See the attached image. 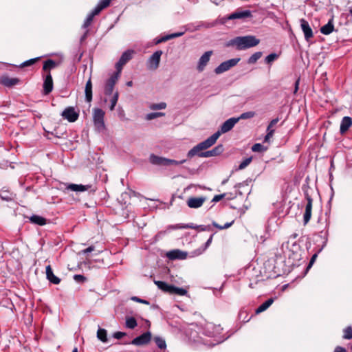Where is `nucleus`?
<instances>
[{
	"mask_svg": "<svg viewBox=\"0 0 352 352\" xmlns=\"http://www.w3.org/2000/svg\"><path fill=\"white\" fill-rule=\"evenodd\" d=\"M166 158L151 154L149 157V162L154 165L166 166Z\"/></svg>",
	"mask_w": 352,
	"mask_h": 352,
	"instance_id": "20",
	"label": "nucleus"
},
{
	"mask_svg": "<svg viewBox=\"0 0 352 352\" xmlns=\"http://www.w3.org/2000/svg\"><path fill=\"white\" fill-rule=\"evenodd\" d=\"M29 220L31 223L38 226H44L46 224L47 222L45 218L36 214H33L31 217H30Z\"/></svg>",
	"mask_w": 352,
	"mask_h": 352,
	"instance_id": "26",
	"label": "nucleus"
},
{
	"mask_svg": "<svg viewBox=\"0 0 352 352\" xmlns=\"http://www.w3.org/2000/svg\"><path fill=\"white\" fill-rule=\"evenodd\" d=\"M219 138V133H214L210 137L207 138L206 140L199 143L196 146H195L192 148H191L187 154V156L189 158L194 157L195 155L199 154L201 151L206 150L213 144H215L217 139Z\"/></svg>",
	"mask_w": 352,
	"mask_h": 352,
	"instance_id": "2",
	"label": "nucleus"
},
{
	"mask_svg": "<svg viewBox=\"0 0 352 352\" xmlns=\"http://www.w3.org/2000/svg\"><path fill=\"white\" fill-rule=\"evenodd\" d=\"M183 34H184L183 32H176V33L172 34V37H173V38H174L179 37V36H182Z\"/></svg>",
	"mask_w": 352,
	"mask_h": 352,
	"instance_id": "58",
	"label": "nucleus"
},
{
	"mask_svg": "<svg viewBox=\"0 0 352 352\" xmlns=\"http://www.w3.org/2000/svg\"><path fill=\"white\" fill-rule=\"evenodd\" d=\"M177 229H184V228H190L197 230L199 226H194L193 223H188V224H177Z\"/></svg>",
	"mask_w": 352,
	"mask_h": 352,
	"instance_id": "42",
	"label": "nucleus"
},
{
	"mask_svg": "<svg viewBox=\"0 0 352 352\" xmlns=\"http://www.w3.org/2000/svg\"><path fill=\"white\" fill-rule=\"evenodd\" d=\"M135 51L133 50H128L125 51L120 58L118 63L116 64V72L118 74H121L122 68L131 59H132Z\"/></svg>",
	"mask_w": 352,
	"mask_h": 352,
	"instance_id": "4",
	"label": "nucleus"
},
{
	"mask_svg": "<svg viewBox=\"0 0 352 352\" xmlns=\"http://www.w3.org/2000/svg\"><path fill=\"white\" fill-rule=\"evenodd\" d=\"M89 188H90V186H89V185L71 184H69L66 188L67 190H70L72 191L82 192V191H85V190H88Z\"/></svg>",
	"mask_w": 352,
	"mask_h": 352,
	"instance_id": "25",
	"label": "nucleus"
},
{
	"mask_svg": "<svg viewBox=\"0 0 352 352\" xmlns=\"http://www.w3.org/2000/svg\"><path fill=\"white\" fill-rule=\"evenodd\" d=\"M278 55L275 53H272L266 56L265 58V62L267 63H271L274 60H275L278 58Z\"/></svg>",
	"mask_w": 352,
	"mask_h": 352,
	"instance_id": "46",
	"label": "nucleus"
},
{
	"mask_svg": "<svg viewBox=\"0 0 352 352\" xmlns=\"http://www.w3.org/2000/svg\"><path fill=\"white\" fill-rule=\"evenodd\" d=\"M316 256H316V254H314V255L311 257V261H310V262H309V264L308 267H310V266L313 264V263L314 262L315 258H316Z\"/></svg>",
	"mask_w": 352,
	"mask_h": 352,
	"instance_id": "60",
	"label": "nucleus"
},
{
	"mask_svg": "<svg viewBox=\"0 0 352 352\" xmlns=\"http://www.w3.org/2000/svg\"><path fill=\"white\" fill-rule=\"evenodd\" d=\"M151 333L146 331L143 334L136 337L131 341V344L136 346H142L147 344L151 340Z\"/></svg>",
	"mask_w": 352,
	"mask_h": 352,
	"instance_id": "10",
	"label": "nucleus"
},
{
	"mask_svg": "<svg viewBox=\"0 0 352 352\" xmlns=\"http://www.w3.org/2000/svg\"><path fill=\"white\" fill-rule=\"evenodd\" d=\"M97 338L102 342H107L108 341L107 331L104 329L99 328L97 331Z\"/></svg>",
	"mask_w": 352,
	"mask_h": 352,
	"instance_id": "29",
	"label": "nucleus"
},
{
	"mask_svg": "<svg viewBox=\"0 0 352 352\" xmlns=\"http://www.w3.org/2000/svg\"><path fill=\"white\" fill-rule=\"evenodd\" d=\"M120 74L115 72L107 80L104 86V94L106 95H111L113 91V88L117 81L120 78Z\"/></svg>",
	"mask_w": 352,
	"mask_h": 352,
	"instance_id": "6",
	"label": "nucleus"
},
{
	"mask_svg": "<svg viewBox=\"0 0 352 352\" xmlns=\"http://www.w3.org/2000/svg\"><path fill=\"white\" fill-rule=\"evenodd\" d=\"M187 294V290L184 288L177 287L174 285L172 286L170 294H176L178 296H184Z\"/></svg>",
	"mask_w": 352,
	"mask_h": 352,
	"instance_id": "33",
	"label": "nucleus"
},
{
	"mask_svg": "<svg viewBox=\"0 0 352 352\" xmlns=\"http://www.w3.org/2000/svg\"><path fill=\"white\" fill-rule=\"evenodd\" d=\"M118 97H119V94H118V91H116L113 94V97H112V98L111 100V106H110V110L111 111H113L114 109V108H115V107H116V104L118 102Z\"/></svg>",
	"mask_w": 352,
	"mask_h": 352,
	"instance_id": "39",
	"label": "nucleus"
},
{
	"mask_svg": "<svg viewBox=\"0 0 352 352\" xmlns=\"http://www.w3.org/2000/svg\"><path fill=\"white\" fill-rule=\"evenodd\" d=\"M56 65L57 64L54 60L52 59H48L44 62L43 69L46 72L55 68Z\"/></svg>",
	"mask_w": 352,
	"mask_h": 352,
	"instance_id": "30",
	"label": "nucleus"
},
{
	"mask_svg": "<svg viewBox=\"0 0 352 352\" xmlns=\"http://www.w3.org/2000/svg\"><path fill=\"white\" fill-rule=\"evenodd\" d=\"M225 195H226L225 193L215 195L212 199V201H214V202L219 201L225 197Z\"/></svg>",
	"mask_w": 352,
	"mask_h": 352,
	"instance_id": "55",
	"label": "nucleus"
},
{
	"mask_svg": "<svg viewBox=\"0 0 352 352\" xmlns=\"http://www.w3.org/2000/svg\"><path fill=\"white\" fill-rule=\"evenodd\" d=\"M94 250V246H89V248L85 249L84 250H82V252L84 254H87L88 252H91L92 251Z\"/></svg>",
	"mask_w": 352,
	"mask_h": 352,
	"instance_id": "57",
	"label": "nucleus"
},
{
	"mask_svg": "<svg viewBox=\"0 0 352 352\" xmlns=\"http://www.w3.org/2000/svg\"><path fill=\"white\" fill-rule=\"evenodd\" d=\"M46 276L48 280L53 284L57 285L60 282V279L54 274L50 265L46 267Z\"/></svg>",
	"mask_w": 352,
	"mask_h": 352,
	"instance_id": "21",
	"label": "nucleus"
},
{
	"mask_svg": "<svg viewBox=\"0 0 352 352\" xmlns=\"http://www.w3.org/2000/svg\"><path fill=\"white\" fill-rule=\"evenodd\" d=\"M154 341H155V344H157V346L160 349H165L166 348V341L163 338L160 337V336H156L154 338Z\"/></svg>",
	"mask_w": 352,
	"mask_h": 352,
	"instance_id": "32",
	"label": "nucleus"
},
{
	"mask_svg": "<svg viewBox=\"0 0 352 352\" xmlns=\"http://www.w3.org/2000/svg\"><path fill=\"white\" fill-rule=\"evenodd\" d=\"M252 158L248 157L245 159L239 166V169L242 170L247 167L252 162Z\"/></svg>",
	"mask_w": 352,
	"mask_h": 352,
	"instance_id": "45",
	"label": "nucleus"
},
{
	"mask_svg": "<svg viewBox=\"0 0 352 352\" xmlns=\"http://www.w3.org/2000/svg\"><path fill=\"white\" fill-rule=\"evenodd\" d=\"M53 89V80L50 72L46 76L43 82V91L45 95L49 94Z\"/></svg>",
	"mask_w": 352,
	"mask_h": 352,
	"instance_id": "18",
	"label": "nucleus"
},
{
	"mask_svg": "<svg viewBox=\"0 0 352 352\" xmlns=\"http://www.w3.org/2000/svg\"><path fill=\"white\" fill-rule=\"evenodd\" d=\"M166 41V39L165 38V36H163L162 38H161L157 42V43H162V42H165Z\"/></svg>",
	"mask_w": 352,
	"mask_h": 352,
	"instance_id": "61",
	"label": "nucleus"
},
{
	"mask_svg": "<svg viewBox=\"0 0 352 352\" xmlns=\"http://www.w3.org/2000/svg\"><path fill=\"white\" fill-rule=\"evenodd\" d=\"M164 116H165V113H162V112L150 113L146 115V118L148 120H153V119H155L157 118L162 117Z\"/></svg>",
	"mask_w": 352,
	"mask_h": 352,
	"instance_id": "37",
	"label": "nucleus"
},
{
	"mask_svg": "<svg viewBox=\"0 0 352 352\" xmlns=\"http://www.w3.org/2000/svg\"><path fill=\"white\" fill-rule=\"evenodd\" d=\"M165 38H166V41H168L169 39H172L173 38L172 34L165 36Z\"/></svg>",
	"mask_w": 352,
	"mask_h": 352,
	"instance_id": "63",
	"label": "nucleus"
},
{
	"mask_svg": "<svg viewBox=\"0 0 352 352\" xmlns=\"http://www.w3.org/2000/svg\"><path fill=\"white\" fill-rule=\"evenodd\" d=\"M104 111L99 108L93 109V121L95 127L98 131L104 129L105 125L104 122Z\"/></svg>",
	"mask_w": 352,
	"mask_h": 352,
	"instance_id": "3",
	"label": "nucleus"
},
{
	"mask_svg": "<svg viewBox=\"0 0 352 352\" xmlns=\"http://www.w3.org/2000/svg\"><path fill=\"white\" fill-rule=\"evenodd\" d=\"M185 162H186V160L177 161L175 160H170V159L166 158V166H172V165L178 166V165H181V164H184Z\"/></svg>",
	"mask_w": 352,
	"mask_h": 352,
	"instance_id": "38",
	"label": "nucleus"
},
{
	"mask_svg": "<svg viewBox=\"0 0 352 352\" xmlns=\"http://www.w3.org/2000/svg\"><path fill=\"white\" fill-rule=\"evenodd\" d=\"M255 115H256V113L254 111H247V112L241 113V116L239 117H238L237 118H239V121L240 120H245V119L252 118L254 117Z\"/></svg>",
	"mask_w": 352,
	"mask_h": 352,
	"instance_id": "36",
	"label": "nucleus"
},
{
	"mask_svg": "<svg viewBox=\"0 0 352 352\" xmlns=\"http://www.w3.org/2000/svg\"><path fill=\"white\" fill-rule=\"evenodd\" d=\"M260 40L255 36H236L231 39L228 45L234 46L237 50H244L256 46Z\"/></svg>",
	"mask_w": 352,
	"mask_h": 352,
	"instance_id": "1",
	"label": "nucleus"
},
{
	"mask_svg": "<svg viewBox=\"0 0 352 352\" xmlns=\"http://www.w3.org/2000/svg\"><path fill=\"white\" fill-rule=\"evenodd\" d=\"M212 54V51L206 52L199 58L197 69L199 72L204 71L205 67L207 65L210 60V56Z\"/></svg>",
	"mask_w": 352,
	"mask_h": 352,
	"instance_id": "14",
	"label": "nucleus"
},
{
	"mask_svg": "<svg viewBox=\"0 0 352 352\" xmlns=\"http://www.w3.org/2000/svg\"><path fill=\"white\" fill-rule=\"evenodd\" d=\"M206 200V197H191L188 199L186 204L187 206L190 208H200L204 204Z\"/></svg>",
	"mask_w": 352,
	"mask_h": 352,
	"instance_id": "11",
	"label": "nucleus"
},
{
	"mask_svg": "<svg viewBox=\"0 0 352 352\" xmlns=\"http://www.w3.org/2000/svg\"><path fill=\"white\" fill-rule=\"evenodd\" d=\"M166 107V104L165 102H160L158 104H154L151 106L152 109H164Z\"/></svg>",
	"mask_w": 352,
	"mask_h": 352,
	"instance_id": "47",
	"label": "nucleus"
},
{
	"mask_svg": "<svg viewBox=\"0 0 352 352\" xmlns=\"http://www.w3.org/2000/svg\"><path fill=\"white\" fill-rule=\"evenodd\" d=\"M223 151V146L222 144H219L210 151L201 152L198 155L201 157H210L217 156L222 153Z\"/></svg>",
	"mask_w": 352,
	"mask_h": 352,
	"instance_id": "13",
	"label": "nucleus"
},
{
	"mask_svg": "<svg viewBox=\"0 0 352 352\" xmlns=\"http://www.w3.org/2000/svg\"><path fill=\"white\" fill-rule=\"evenodd\" d=\"M278 122V118L273 119L267 126V130H274L272 127Z\"/></svg>",
	"mask_w": 352,
	"mask_h": 352,
	"instance_id": "54",
	"label": "nucleus"
},
{
	"mask_svg": "<svg viewBox=\"0 0 352 352\" xmlns=\"http://www.w3.org/2000/svg\"><path fill=\"white\" fill-rule=\"evenodd\" d=\"M131 300H133V301H135V302H140V303H143V304H146V305H148L149 304L148 301H147L146 300H144V299L139 298L137 296L131 297Z\"/></svg>",
	"mask_w": 352,
	"mask_h": 352,
	"instance_id": "51",
	"label": "nucleus"
},
{
	"mask_svg": "<svg viewBox=\"0 0 352 352\" xmlns=\"http://www.w3.org/2000/svg\"><path fill=\"white\" fill-rule=\"evenodd\" d=\"M94 16H92V14L90 13L86 18L83 25H82V28H87L91 23L92 21H93V19H94Z\"/></svg>",
	"mask_w": 352,
	"mask_h": 352,
	"instance_id": "44",
	"label": "nucleus"
},
{
	"mask_svg": "<svg viewBox=\"0 0 352 352\" xmlns=\"http://www.w3.org/2000/svg\"><path fill=\"white\" fill-rule=\"evenodd\" d=\"M252 16V13L250 10H243V11H236L231 14H230L228 17V20H233L236 19H243L247 17H250Z\"/></svg>",
	"mask_w": 352,
	"mask_h": 352,
	"instance_id": "17",
	"label": "nucleus"
},
{
	"mask_svg": "<svg viewBox=\"0 0 352 352\" xmlns=\"http://www.w3.org/2000/svg\"><path fill=\"white\" fill-rule=\"evenodd\" d=\"M239 122V118H231L225 121L219 130H218L216 133H219V137L223 134L230 131L234 125Z\"/></svg>",
	"mask_w": 352,
	"mask_h": 352,
	"instance_id": "8",
	"label": "nucleus"
},
{
	"mask_svg": "<svg viewBox=\"0 0 352 352\" xmlns=\"http://www.w3.org/2000/svg\"><path fill=\"white\" fill-rule=\"evenodd\" d=\"M87 32L88 31H86V32L83 34V36L81 37L80 38V41H82L83 40H85L87 37Z\"/></svg>",
	"mask_w": 352,
	"mask_h": 352,
	"instance_id": "62",
	"label": "nucleus"
},
{
	"mask_svg": "<svg viewBox=\"0 0 352 352\" xmlns=\"http://www.w3.org/2000/svg\"><path fill=\"white\" fill-rule=\"evenodd\" d=\"M74 279L78 283H84L87 280V278L80 274H76L74 276Z\"/></svg>",
	"mask_w": 352,
	"mask_h": 352,
	"instance_id": "48",
	"label": "nucleus"
},
{
	"mask_svg": "<svg viewBox=\"0 0 352 352\" xmlns=\"http://www.w3.org/2000/svg\"><path fill=\"white\" fill-rule=\"evenodd\" d=\"M126 333H124V332H121V331H117L116 333H114L113 334V337L116 339H121L123 337H124L126 336Z\"/></svg>",
	"mask_w": 352,
	"mask_h": 352,
	"instance_id": "53",
	"label": "nucleus"
},
{
	"mask_svg": "<svg viewBox=\"0 0 352 352\" xmlns=\"http://www.w3.org/2000/svg\"><path fill=\"white\" fill-rule=\"evenodd\" d=\"M1 83L6 87H12L19 84L20 80L17 78L3 77L1 80Z\"/></svg>",
	"mask_w": 352,
	"mask_h": 352,
	"instance_id": "22",
	"label": "nucleus"
},
{
	"mask_svg": "<svg viewBox=\"0 0 352 352\" xmlns=\"http://www.w3.org/2000/svg\"><path fill=\"white\" fill-rule=\"evenodd\" d=\"M273 298H269L267 300L256 309V314H260L265 311L273 303Z\"/></svg>",
	"mask_w": 352,
	"mask_h": 352,
	"instance_id": "28",
	"label": "nucleus"
},
{
	"mask_svg": "<svg viewBox=\"0 0 352 352\" xmlns=\"http://www.w3.org/2000/svg\"><path fill=\"white\" fill-rule=\"evenodd\" d=\"M333 352H346V350L342 346H337Z\"/></svg>",
	"mask_w": 352,
	"mask_h": 352,
	"instance_id": "56",
	"label": "nucleus"
},
{
	"mask_svg": "<svg viewBox=\"0 0 352 352\" xmlns=\"http://www.w3.org/2000/svg\"><path fill=\"white\" fill-rule=\"evenodd\" d=\"M333 30L334 25L333 23V19H331L326 25L321 27L320 32L323 34L328 35L331 34L333 31Z\"/></svg>",
	"mask_w": 352,
	"mask_h": 352,
	"instance_id": "27",
	"label": "nucleus"
},
{
	"mask_svg": "<svg viewBox=\"0 0 352 352\" xmlns=\"http://www.w3.org/2000/svg\"><path fill=\"white\" fill-rule=\"evenodd\" d=\"M154 283L157 286V287L162 291L170 294L172 289V285H168L166 283L161 280H155Z\"/></svg>",
	"mask_w": 352,
	"mask_h": 352,
	"instance_id": "24",
	"label": "nucleus"
},
{
	"mask_svg": "<svg viewBox=\"0 0 352 352\" xmlns=\"http://www.w3.org/2000/svg\"><path fill=\"white\" fill-rule=\"evenodd\" d=\"M239 60L240 58H237L224 61L214 69V72L217 74H222L229 70L231 67L235 66L239 62Z\"/></svg>",
	"mask_w": 352,
	"mask_h": 352,
	"instance_id": "5",
	"label": "nucleus"
},
{
	"mask_svg": "<svg viewBox=\"0 0 352 352\" xmlns=\"http://www.w3.org/2000/svg\"><path fill=\"white\" fill-rule=\"evenodd\" d=\"M274 133V130H267V134L265 136L264 141L267 142L270 141V138H272Z\"/></svg>",
	"mask_w": 352,
	"mask_h": 352,
	"instance_id": "49",
	"label": "nucleus"
},
{
	"mask_svg": "<svg viewBox=\"0 0 352 352\" xmlns=\"http://www.w3.org/2000/svg\"><path fill=\"white\" fill-rule=\"evenodd\" d=\"M85 93L86 100L90 102L92 100V82L91 78H89L85 85Z\"/></svg>",
	"mask_w": 352,
	"mask_h": 352,
	"instance_id": "23",
	"label": "nucleus"
},
{
	"mask_svg": "<svg viewBox=\"0 0 352 352\" xmlns=\"http://www.w3.org/2000/svg\"><path fill=\"white\" fill-rule=\"evenodd\" d=\"M343 338L347 340L352 338V328L351 327H348L344 330Z\"/></svg>",
	"mask_w": 352,
	"mask_h": 352,
	"instance_id": "40",
	"label": "nucleus"
},
{
	"mask_svg": "<svg viewBox=\"0 0 352 352\" xmlns=\"http://www.w3.org/2000/svg\"><path fill=\"white\" fill-rule=\"evenodd\" d=\"M299 81H300V80L298 79L295 82V89H294V94H296L298 90Z\"/></svg>",
	"mask_w": 352,
	"mask_h": 352,
	"instance_id": "59",
	"label": "nucleus"
},
{
	"mask_svg": "<svg viewBox=\"0 0 352 352\" xmlns=\"http://www.w3.org/2000/svg\"><path fill=\"white\" fill-rule=\"evenodd\" d=\"M103 9L99 6L98 4L97 6L94 8V10L91 12L92 16H96Z\"/></svg>",
	"mask_w": 352,
	"mask_h": 352,
	"instance_id": "52",
	"label": "nucleus"
},
{
	"mask_svg": "<svg viewBox=\"0 0 352 352\" xmlns=\"http://www.w3.org/2000/svg\"><path fill=\"white\" fill-rule=\"evenodd\" d=\"M234 223V221L230 222V223H226L225 225L223 226H221V225H219L218 223H217L216 222H212V225L219 229V230H223V229H227L228 228H230Z\"/></svg>",
	"mask_w": 352,
	"mask_h": 352,
	"instance_id": "43",
	"label": "nucleus"
},
{
	"mask_svg": "<svg viewBox=\"0 0 352 352\" xmlns=\"http://www.w3.org/2000/svg\"><path fill=\"white\" fill-rule=\"evenodd\" d=\"M167 256L171 260L184 259L187 256V253L179 250H172L167 253Z\"/></svg>",
	"mask_w": 352,
	"mask_h": 352,
	"instance_id": "19",
	"label": "nucleus"
},
{
	"mask_svg": "<svg viewBox=\"0 0 352 352\" xmlns=\"http://www.w3.org/2000/svg\"><path fill=\"white\" fill-rule=\"evenodd\" d=\"M64 119L67 120L70 122H74L78 120L79 117L78 112L75 111L73 107H67L61 113Z\"/></svg>",
	"mask_w": 352,
	"mask_h": 352,
	"instance_id": "9",
	"label": "nucleus"
},
{
	"mask_svg": "<svg viewBox=\"0 0 352 352\" xmlns=\"http://www.w3.org/2000/svg\"><path fill=\"white\" fill-rule=\"evenodd\" d=\"M126 327L130 329H135L137 325V321L133 317H127L126 318V322H125Z\"/></svg>",
	"mask_w": 352,
	"mask_h": 352,
	"instance_id": "31",
	"label": "nucleus"
},
{
	"mask_svg": "<svg viewBox=\"0 0 352 352\" xmlns=\"http://www.w3.org/2000/svg\"><path fill=\"white\" fill-rule=\"evenodd\" d=\"M126 85L129 87H131L133 85V82L132 81H128Z\"/></svg>",
	"mask_w": 352,
	"mask_h": 352,
	"instance_id": "64",
	"label": "nucleus"
},
{
	"mask_svg": "<svg viewBox=\"0 0 352 352\" xmlns=\"http://www.w3.org/2000/svg\"><path fill=\"white\" fill-rule=\"evenodd\" d=\"M262 54L261 52H255L248 58V63L254 64L262 56Z\"/></svg>",
	"mask_w": 352,
	"mask_h": 352,
	"instance_id": "35",
	"label": "nucleus"
},
{
	"mask_svg": "<svg viewBox=\"0 0 352 352\" xmlns=\"http://www.w3.org/2000/svg\"><path fill=\"white\" fill-rule=\"evenodd\" d=\"M300 26L304 33L305 38L307 41H309L313 37V31L309 24V23L304 19L300 20Z\"/></svg>",
	"mask_w": 352,
	"mask_h": 352,
	"instance_id": "15",
	"label": "nucleus"
},
{
	"mask_svg": "<svg viewBox=\"0 0 352 352\" xmlns=\"http://www.w3.org/2000/svg\"><path fill=\"white\" fill-rule=\"evenodd\" d=\"M267 150V147L264 146L260 143L254 144L252 146V151L253 152L263 153Z\"/></svg>",
	"mask_w": 352,
	"mask_h": 352,
	"instance_id": "34",
	"label": "nucleus"
},
{
	"mask_svg": "<svg viewBox=\"0 0 352 352\" xmlns=\"http://www.w3.org/2000/svg\"><path fill=\"white\" fill-rule=\"evenodd\" d=\"M111 1V0H100L98 5L100 6L102 9H104L109 6Z\"/></svg>",
	"mask_w": 352,
	"mask_h": 352,
	"instance_id": "50",
	"label": "nucleus"
},
{
	"mask_svg": "<svg viewBox=\"0 0 352 352\" xmlns=\"http://www.w3.org/2000/svg\"><path fill=\"white\" fill-rule=\"evenodd\" d=\"M352 126V118L349 116H344L340 122V133L343 135Z\"/></svg>",
	"mask_w": 352,
	"mask_h": 352,
	"instance_id": "16",
	"label": "nucleus"
},
{
	"mask_svg": "<svg viewBox=\"0 0 352 352\" xmlns=\"http://www.w3.org/2000/svg\"><path fill=\"white\" fill-rule=\"evenodd\" d=\"M162 54V51L157 50L150 56L147 63L149 69L155 70L159 67Z\"/></svg>",
	"mask_w": 352,
	"mask_h": 352,
	"instance_id": "7",
	"label": "nucleus"
},
{
	"mask_svg": "<svg viewBox=\"0 0 352 352\" xmlns=\"http://www.w3.org/2000/svg\"><path fill=\"white\" fill-rule=\"evenodd\" d=\"M306 199L307 201V204L305 206V211L303 217L304 225H306L309 221L311 217L313 202V199L308 194H306Z\"/></svg>",
	"mask_w": 352,
	"mask_h": 352,
	"instance_id": "12",
	"label": "nucleus"
},
{
	"mask_svg": "<svg viewBox=\"0 0 352 352\" xmlns=\"http://www.w3.org/2000/svg\"><path fill=\"white\" fill-rule=\"evenodd\" d=\"M38 59H39V58L30 59V60H26V61L23 62V63H21L19 65V67L23 68L25 67L30 66V65L34 64Z\"/></svg>",
	"mask_w": 352,
	"mask_h": 352,
	"instance_id": "41",
	"label": "nucleus"
}]
</instances>
